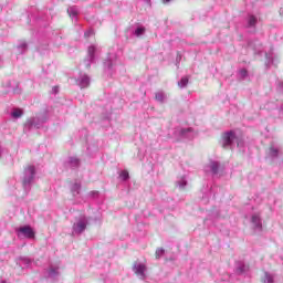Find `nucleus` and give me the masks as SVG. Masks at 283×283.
Returning <instances> with one entry per match:
<instances>
[{
	"mask_svg": "<svg viewBox=\"0 0 283 283\" xmlns=\"http://www.w3.org/2000/svg\"><path fill=\"white\" fill-rule=\"evenodd\" d=\"M76 84L81 90H85V87H90V76L82 74L80 77L76 80Z\"/></svg>",
	"mask_w": 283,
	"mask_h": 283,
	"instance_id": "12",
	"label": "nucleus"
},
{
	"mask_svg": "<svg viewBox=\"0 0 283 283\" xmlns=\"http://www.w3.org/2000/svg\"><path fill=\"white\" fill-rule=\"evenodd\" d=\"M53 90H54V92H56V87H54Z\"/></svg>",
	"mask_w": 283,
	"mask_h": 283,
	"instance_id": "37",
	"label": "nucleus"
},
{
	"mask_svg": "<svg viewBox=\"0 0 283 283\" xmlns=\"http://www.w3.org/2000/svg\"><path fill=\"white\" fill-rule=\"evenodd\" d=\"M15 264L17 266H19L20 269H30V266L32 265V260H30V258L28 256H19L15 260Z\"/></svg>",
	"mask_w": 283,
	"mask_h": 283,
	"instance_id": "9",
	"label": "nucleus"
},
{
	"mask_svg": "<svg viewBox=\"0 0 283 283\" xmlns=\"http://www.w3.org/2000/svg\"><path fill=\"white\" fill-rule=\"evenodd\" d=\"M1 154H3V148H1V146H0V156H1Z\"/></svg>",
	"mask_w": 283,
	"mask_h": 283,
	"instance_id": "34",
	"label": "nucleus"
},
{
	"mask_svg": "<svg viewBox=\"0 0 283 283\" xmlns=\"http://www.w3.org/2000/svg\"><path fill=\"white\" fill-rule=\"evenodd\" d=\"M119 178L123 180H129V172L127 170H122L119 174Z\"/></svg>",
	"mask_w": 283,
	"mask_h": 283,
	"instance_id": "28",
	"label": "nucleus"
},
{
	"mask_svg": "<svg viewBox=\"0 0 283 283\" xmlns=\"http://www.w3.org/2000/svg\"><path fill=\"white\" fill-rule=\"evenodd\" d=\"M270 156L271 158H277V155L280 154V148L272 146L270 147Z\"/></svg>",
	"mask_w": 283,
	"mask_h": 283,
	"instance_id": "24",
	"label": "nucleus"
},
{
	"mask_svg": "<svg viewBox=\"0 0 283 283\" xmlns=\"http://www.w3.org/2000/svg\"><path fill=\"white\" fill-rule=\"evenodd\" d=\"M67 14L71 17L72 21H76V17H78V8L70 7L67 9Z\"/></svg>",
	"mask_w": 283,
	"mask_h": 283,
	"instance_id": "17",
	"label": "nucleus"
},
{
	"mask_svg": "<svg viewBox=\"0 0 283 283\" xmlns=\"http://www.w3.org/2000/svg\"><path fill=\"white\" fill-rule=\"evenodd\" d=\"M255 23H258V18L254 15L248 17V28H255Z\"/></svg>",
	"mask_w": 283,
	"mask_h": 283,
	"instance_id": "21",
	"label": "nucleus"
},
{
	"mask_svg": "<svg viewBox=\"0 0 283 283\" xmlns=\"http://www.w3.org/2000/svg\"><path fill=\"white\" fill-rule=\"evenodd\" d=\"M28 51V42L25 41H21L17 48H15V52L17 54H23L24 52Z\"/></svg>",
	"mask_w": 283,
	"mask_h": 283,
	"instance_id": "15",
	"label": "nucleus"
},
{
	"mask_svg": "<svg viewBox=\"0 0 283 283\" xmlns=\"http://www.w3.org/2000/svg\"><path fill=\"white\" fill-rule=\"evenodd\" d=\"M45 273L49 280H56V277L60 275L59 265H50Z\"/></svg>",
	"mask_w": 283,
	"mask_h": 283,
	"instance_id": "10",
	"label": "nucleus"
},
{
	"mask_svg": "<svg viewBox=\"0 0 283 283\" xmlns=\"http://www.w3.org/2000/svg\"><path fill=\"white\" fill-rule=\"evenodd\" d=\"M155 101H157V103H165L167 101V95L165 92L163 91H158L155 94Z\"/></svg>",
	"mask_w": 283,
	"mask_h": 283,
	"instance_id": "18",
	"label": "nucleus"
},
{
	"mask_svg": "<svg viewBox=\"0 0 283 283\" xmlns=\"http://www.w3.org/2000/svg\"><path fill=\"white\" fill-rule=\"evenodd\" d=\"M135 36H143V34H145V28L144 27H138L135 32H134Z\"/></svg>",
	"mask_w": 283,
	"mask_h": 283,
	"instance_id": "27",
	"label": "nucleus"
},
{
	"mask_svg": "<svg viewBox=\"0 0 283 283\" xmlns=\"http://www.w3.org/2000/svg\"><path fill=\"white\" fill-rule=\"evenodd\" d=\"M177 187H179V189H185V187H187V179L185 177H182L181 179H179L177 181Z\"/></svg>",
	"mask_w": 283,
	"mask_h": 283,
	"instance_id": "26",
	"label": "nucleus"
},
{
	"mask_svg": "<svg viewBox=\"0 0 283 283\" xmlns=\"http://www.w3.org/2000/svg\"><path fill=\"white\" fill-rule=\"evenodd\" d=\"M265 65L266 67H271V65H277V63H280V57L273 53L266 54L265 55Z\"/></svg>",
	"mask_w": 283,
	"mask_h": 283,
	"instance_id": "11",
	"label": "nucleus"
},
{
	"mask_svg": "<svg viewBox=\"0 0 283 283\" xmlns=\"http://www.w3.org/2000/svg\"><path fill=\"white\" fill-rule=\"evenodd\" d=\"M116 65H118V56H116L115 53H109L107 59L104 62V67L106 70L112 71L114 70V67H116Z\"/></svg>",
	"mask_w": 283,
	"mask_h": 283,
	"instance_id": "7",
	"label": "nucleus"
},
{
	"mask_svg": "<svg viewBox=\"0 0 283 283\" xmlns=\"http://www.w3.org/2000/svg\"><path fill=\"white\" fill-rule=\"evenodd\" d=\"M196 136H198V132H196L191 127L175 129V138L177 140H193V138H196Z\"/></svg>",
	"mask_w": 283,
	"mask_h": 283,
	"instance_id": "3",
	"label": "nucleus"
},
{
	"mask_svg": "<svg viewBox=\"0 0 283 283\" xmlns=\"http://www.w3.org/2000/svg\"><path fill=\"white\" fill-rule=\"evenodd\" d=\"M12 118H21L23 116V109L21 108H15L11 112Z\"/></svg>",
	"mask_w": 283,
	"mask_h": 283,
	"instance_id": "22",
	"label": "nucleus"
},
{
	"mask_svg": "<svg viewBox=\"0 0 283 283\" xmlns=\"http://www.w3.org/2000/svg\"><path fill=\"white\" fill-rule=\"evenodd\" d=\"M0 283H6V281H0Z\"/></svg>",
	"mask_w": 283,
	"mask_h": 283,
	"instance_id": "36",
	"label": "nucleus"
},
{
	"mask_svg": "<svg viewBox=\"0 0 283 283\" xmlns=\"http://www.w3.org/2000/svg\"><path fill=\"white\" fill-rule=\"evenodd\" d=\"M35 174H36V170L34 169V166H28L27 168H24V171L22 175L23 187H28L31 185L32 180H34Z\"/></svg>",
	"mask_w": 283,
	"mask_h": 283,
	"instance_id": "4",
	"label": "nucleus"
},
{
	"mask_svg": "<svg viewBox=\"0 0 283 283\" xmlns=\"http://www.w3.org/2000/svg\"><path fill=\"white\" fill-rule=\"evenodd\" d=\"M262 283H274L275 282V276L272 273L264 272L262 279Z\"/></svg>",
	"mask_w": 283,
	"mask_h": 283,
	"instance_id": "16",
	"label": "nucleus"
},
{
	"mask_svg": "<svg viewBox=\"0 0 283 283\" xmlns=\"http://www.w3.org/2000/svg\"><path fill=\"white\" fill-rule=\"evenodd\" d=\"M67 165L71 166L72 168L78 167V165H80L78 158H76V157L69 158Z\"/></svg>",
	"mask_w": 283,
	"mask_h": 283,
	"instance_id": "23",
	"label": "nucleus"
},
{
	"mask_svg": "<svg viewBox=\"0 0 283 283\" xmlns=\"http://www.w3.org/2000/svg\"><path fill=\"white\" fill-rule=\"evenodd\" d=\"M18 238H27L28 240H32L35 233L32 227L24 226L17 229Z\"/></svg>",
	"mask_w": 283,
	"mask_h": 283,
	"instance_id": "6",
	"label": "nucleus"
},
{
	"mask_svg": "<svg viewBox=\"0 0 283 283\" xmlns=\"http://www.w3.org/2000/svg\"><path fill=\"white\" fill-rule=\"evenodd\" d=\"M95 52H96V45L88 46L87 55H88L90 62L94 61Z\"/></svg>",
	"mask_w": 283,
	"mask_h": 283,
	"instance_id": "20",
	"label": "nucleus"
},
{
	"mask_svg": "<svg viewBox=\"0 0 283 283\" xmlns=\"http://www.w3.org/2000/svg\"><path fill=\"white\" fill-rule=\"evenodd\" d=\"M248 269H249V266H247V264H244V262H242V261L237 262V265H235L237 273H239V274L245 273V271Z\"/></svg>",
	"mask_w": 283,
	"mask_h": 283,
	"instance_id": "19",
	"label": "nucleus"
},
{
	"mask_svg": "<svg viewBox=\"0 0 283 283\" xmlns=\"http://www.w3.org/2000/svg\"><path fill=\"white\" fill-rule=\"evenodd\" d=\"M90 198H98V191L97 190H93L88 193Z\"/></svg>",
	"mask_w": 283,
	"mask_h": 283,
	"instance_id": "31",
	"label": "nucleus"
},
{
	"mask_svg": "<svg viewBox=\"0 0 283 283\" xmlns=\"http://www.w3.org/2000/svg\"><path fill=\"white\" fill-rule=\"evenodd\" d=\"M155 255L156 259L159 260V258H163V255H165V250H163L161 248L157 249Z\"/></svg>",
	"mask_w": 283,
	"mask_h": 283,
	"instance_id": "29",
	"label": "nucleus"
},
{
	"mask_svg": "<svg viewBox=\"0 0 283 283\" xmlns=\"http://www.w3.org/2000/svg\"><path fill=\"white\" fill-rule=\"evenodd\" d=\"M234 144H237L239 149H242L244 147V139H242V137H238L233 130L227 132L222 135L221 145L224 147V149L233 147Z\"/></svg>",
	"mask_w": 283,
	"mask_h": 283,
	"instance_id": "1",
	"label": "nucleus"
},
{
	"mask_svg": "<svg viewBox=\"0 0 283 283\" xmlns=\"http://www.w3.org/2000/svg\"><path fill=\"white\" fill-rule=\"evenodd\" d=\"M187 85H189V77L185 76L181 77V80L178 82V86L180 88L187 87Z\"/></svg>",
	"mask_w": 283,
	"mask_h": 283,
	"instance_id": "25",
	"label": "nucleus"
},
{
	"mask_svg": "<svg viewBox=\"0 0 283 283\" xmlns=\"http://www.w3.org/2000/svg\"><path fill=\"white\" fill-rule=\"evenodd\" d=\"M248 74H249V73H248L247 70H244V69H242V70L239 71V76H240V78H247Z\"/></svg>",
	"mask_w": 283,
	"mask_h": 283,
	"instance_id": "30",
	"label": "nucleus"
},
{
	"mask_svg": "<svg viewBox=\"0 0 283 283\" xmlns=\"http://www.w3.org/2000/svg\"><path fill=\"white\" fill-rule=\"evenodd\" d=\"M35 120H36V118L29 119L28 125H30L31 127H36V124H34Z\"/></svg>",
	"mask_w": 283,
	"mask_h": 283,
	"instance_id": "32",
	"label": "nucleus"
},
{
	"mask_svg": "<svg viewBox=\"0 0 283 283\" xmlns=\"http://www.w3.org/2000/svg\"><path fill=\"white\" fill-rule=\"evenodd\" d=\"M92 34H94V30H88L84 33V36L88 38L92 36Z\"/></svg>",
	"mask_w": 283,
	"mask_h": 283,
	"instance_id": "33",
	"label": "nucleus"
},
{
	"mask_svg": "<svg viewBox=\"0 0 283 283\" xmlns=\"http://www.w3.org/2000/svg\"><path fill=\"white\" fill-rule=\"evenodd\" d=\"M205 171H207V174H212V176H218V171H220V164L218 161H210L205 167Z\"/></svg>",
	"mask_w": 283,
	"mask_h": 283,
	"instance_id": "8",
	"label": "nucleus"
},
{
	"mask_svg": "<svg viewBox=\"0 0 283 283\" xmlns=\"http://www.w3.org/2000/svg\"><path fill=\"white\" fill-rule=\"evenodd\" d=\"M251 223L255 231H262V219L258 213H254L251 218Z\"/></svg>",
	"mask_w": 283,
	"mask_h": 283,
	"instance_id": "13",
	"label": "nucleus"
},
{
	"mask_svg": "<svg viewBox=\"0 0 283 283\" xmlns=\"http://www.w3.org/2000/svg\"><path fill=\"white\" fill-rule=\"evenodd\" d=\"M86 67H90V62H86Z\"/></svg>",
	"mask_w": 283,
	"mask_h": 283,
	"instance_id": "35",
	"label": "nucleus"
},
{
	"mask_svg": "<svg viewBox=\"0 0 283 283\" xmlns=\"http://www.w3.org/2000/svg\"><path fill=\"white\" fill-rule=\"evenodd\" d=\"M87 224H90V218L87 216L81 214L77 217L72 227V235H81V233H84L85 229H87Z\"/></svg>",
	"mask_w": 283,
	"mask_h": 283,
	"instance_id": "2",
	"label": "nucleus"
},
{
	"mask_svg": "<svg viewBox=\"0 0 283 283\" xmlns=\"http://www.w3.org/2000/svg\"><path fill=\"white\" fill-rule=\"evenodd\" d=\"M70 191H71L73 198H76V196H80L81 195V182L75 181V182L71 184Z\"/></svg>",
	"mask_w": 283,
	"mask_h": 283,
	"instance_id": "14",
	"label": "nucleus"
},
{
	"mask_svg": "<svg viewBox=\"0 0 283 283\" xmlns=\"http://www.w3.org/2000/svg\"><path fill=\"white\" fill-rule=\"evenodd\" d=\"M133 271L139 280H146L147 279V274H146L147 273V265H145V263L135 262L134 266H133Z\"/></svg>",
	"mask_w": 283,
	"mask_h": 283,
	"instance_id": "5",
	"label": "nucleus"
}]
</instances>
